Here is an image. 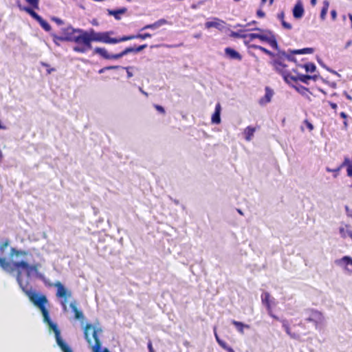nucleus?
<instances>
[{"label":"nucleus","mask_w":352,"mask_h":352,"mask_svg":"<svg viewBox=\"0 0 352 352\" xmlns=\"http://www.w3.org/2000/svg\"><path fill=\"white\" fill-rule=\"evenodd\" d=\"M0 266L3 270L9 272L17 270L16 280L19 285L33 305L41 311L44 322L47 324L49 328L54 333L56 341L58 346L63 352H73L72 349L61 338L60 331L57 324L54 323L50 319L49 311L47 308V305H49V302L46 296L38 294L23 286L21 278L22 272L20 269L25 270L27 276H30L32 274L37 273L38 265H29L24 261L11 263L8 261L5 258H0ZM102 332V330L101 328H94L91 324H87L84 327V337L90 346L92 352H110L107 348L101 351L102 342L98 334Z\"/></svg>","instance_id":"obj_1"},{"label":"nucleus","mask_w":352,"mask_h":352,"mask_svg":"<svg viewBox=\"0 0 352 352\" xmlns=\"http://www.w3.org/2000/svg\"><path fill=\"white\" fill-rule=\"evenodd\" d=\"M62 35L52 34L54 42L57 41L74 42L78 44L74 47V51L85 53L92 48V42L106 43V32H96L93 28L87 31L82 29H75L72 26L62 29Z\"/></svg>","instance_id":"obj_2"},{"label":"nucleus","mask_w":352,"mask_h":352,"mask_svg":"<svg viewBox=\"0 0 352 352\" xmlns=\"http://www.w3.org/2000/svg\"><path fill=\"white\" fill-rule=\"evenodd\" d=\"M276 56L272 60L271 64L276 72L280 74L287 83H289V78H292L290 71L288 69V65L286 61H293L294 58L291 54H287L278 48Z\"/></svg>","instance_id":"obj_3"},{"label":"nucleus","mask_w":352,"mask_h":352,"mask_svg":"<svg viewBox=\"0 0 352 352\" xmlns=\"http://www.w3.org/2000/svg\"><path fill=\"white\" fill-rule=\"evenodd\" d=\"M252 30L259 31L260 33H250L241 36L242 38H248V41H252L254 39L258 38L263 42L267 43L272 48L278 50V43L274 34L268 30H263L260 28H253Z\"/></svg>","instance_id":"obj_4"},{"label":"nucleus","mask_w":352,"mask_h":352,"mask_svg":"<svg viewBox=\"0 0 352 352\" xmlns=\"http://www.w3.org/2000/svg\"><path fill=\"white\" fill-rule=\"evenodd\" d=\"M146 47H147L146 44H143V45H139L138 47H126L124 50H122L121 52H120L118 54H109L105 48L97 47L94 49V53L100 55L104 59L117 60V59H119V58L123 57L125 55H127L129 53H138Z\"/></svg>","instance_id":"obj_5"},{"label":"nucleus","mask_w":352,"mask_h":352,"mask_svg":"<svg viewBox=\"0 0 352 352\" xmlns=\"http://www.w3.org/2000/svg\"><path fill=\"white\" fill-rule=\"evenodd\" d=\"M114 32L113 31H107L106 32V44H116L126 41H131L133 39H141L145 40L147 38H151L152 35L150 33H144V34H131L122 36L119 38H112L110 36L113 34Z\"/></svg>","instance_id":"obj_6"},{"label":"nucleus","mask_w":352,"mask_h":352,"mask_svg":"<svg viewBox=\"0 0 352 352\" xmlns=\"http://www.w3.org/2000/svg\"><path fill=\"white\" fill-rule=\"evenodd\" d=\"M305 320L311 322L316 329H318L322 326L324 321V317L322 313L315 309H307L305 311Z\"/></svg>","instance_id":"obj_7"},{"label":"nucleus","mask_w":352,"mask_h":352,"mask_svg":"<svg viewBox=\"0 0 352 352\" xmlns=\"http://www.w3.org/2000/svg\"><path fill=\"white\" fill-rule=\"evenodd\" d=\"M54 286L56 287L57 291L56 296L57 298H63V300L61 302V305L63 308L66 309L67 308V300L69 298L72 297V292L67 290L64 285L59 281L54 283Z\"/></svg>","instance_id":"obj_8"},{"label":"nucleus","mask_w":352,"mask_h":352,"mask_svg":"<svg viewBox=\"0 0 352 352\" xmlns=\"http://www.w3.org/2000/svg\"><path fill=\"white\" fill-rule=\"evenodd\" d=\"M274 300V298H272L269 292H263L261 295V301L262 303L265 306L267 313L271 312V309H272V303Z\"/></svg>","instance_id":"obj_9"},{"label":"nucleus","mask_w":352,"mask_h":352,"mask_svg":"<svg viewBox=\"0 0 352 352\" xmlns=\"http://www.w3.org/2000/svg\"><path fill=\"white\" fill-rule=\"evenodd\" d=\"M292 78H289V82H296L298 80L304 82L305 84H309V80H316L317 76L316 75H304V74H299L297 76H294L292 75Z\"/></svg>","instance_id":"obj_10"},{"label":"nucleus","mask_w":352,"mask_h":352,"mask_svg":"<svg viewBox=\"0 0 352 352\" xmlns=\"http://www.w3.org/2000/svg\"><path fill=\"white\" fill-rule=\"evenodd\" d=\"M265 96L260 98L258 102L261 105H265L266 104L269 103L272 98L274 95L273 90L270 88L269 87H266L265 89Z\"/></svg>","instance_id":"obj_11"},{"label":"nucleus","mask_w":352,"mask_h":352,"mask_svg":"<svg viewBox=\"0 0 352 352\" xmlns=\"http://www.w3.org/2000/svg\"><path fill=\"white\" fill-rule=\"evenodd\" d=\"M305 10L301 2L296 3L293 8V16L295 19H300L304 14Z\"/></svg>","instance_id":"obj_12"},{"label":"nucleus","mask_w":352,"mask_h":352,"mask_svg":"<svg viewBox=\"0 0 352 352\" xmlns=\"http://www.w3.org/2000/svg\"><path fill=\"white\" fill-rule=\"evenodd\" d=\"M225 54L227 56H228L230 59L241 60L242 56L235 50L231 47H226L225 49Z\"/></svg>","instance_id":"obj_13"},{"label":"nucleus","mask_w":352,"mask_h":352,"mask_svg":"<svg viewBox=\"0 0 352 352\" xmlns=\"http://www.w3.org/2000/svg\"><path fill=\"white\" fill-rule=\"evenodd\" d=\"M221 104L218 102L215 106L214 112L212 115L211 121L214 124H219L221 122Z\"/></svg>","instance_id":"obj_14"},{"label":"nucleus","mask_w":352,"mask_h":352,"mask_svg":"<svg viewBox=\"0 0 352 352\" xmlns=\"http://www.w3.org/2000/svg\"><path fill=\"white\" fill-rule=\"evenodd\" d=\"M167 23H168V21L166 19H159L158 21H155L153 23L146 25L141 29V30H147V29L155 30V29H157L164 25H166Z\"/></svg>","instance_id":"obj_15"},{"label":"nucleus","mask_w":352,"mask_h":352,"mask_svg":"<svg viewBox=\"0 0 352 352\" xmlns=\"http://www.w3.org/2000/svg\"><path fill=\"white\" fill-rule=\"evenodd\" d=\"M336 264L340 266H344L346 270V267L350 265L352 267V258L349 256H344L340 259L335 261Z\"/></svg>","instance_id":"obj_16"},{"label":"nucleus","mask_w":352,"mask_h":352,"mask_svg":"<svg viewBox=\"0 0 352 352\" xmlns=\"http://www.w3.org/2000/svg\"><path fill=\"white\" fill-rule=\"evenodd\" d=\"M214 336H215L217 343L222 349L226 350L227 352H235L233 350V349L232 347L229 346L225 341H223L219 338V337L217 333V331H216V327H214Z\"/></svg>","instance_id":"obj_17"},{"label":"nucleus","mask_w":352,"mask_h":352,"mask_svg":"<svg viewBox=\"0 0 352 352\" xmlns=\"http://www.w3.org/2000/svg\"><path fill=\"white\" fill-rule=\"evenodd\" d=\"M126 11L127 9L126 8H122L118 10H107L109 15L113 16L116 20H120L121 19L120 14L126 13Z\"/></svg>","instance_id":"obj_18"},{"label":"nucleus","mask_w":352,"mask_h":352,"mask_svg":"<svg viewBox=\"0 0 352 352\" xmlns=\"http://www.w3.org/2000/svg\"><path fill=\"white\" fill-rule=\"evenodd\" d=\"M232 324L236 327L237 331L243 334L244 333V329H250V326L249 324H244L241 322H239L236 320H233L232 321Z\"/></svg>","instance_id":"obj_19"},{"label":"nucleus","mask_w":352,"mask_h":352,"mask_svg":"<svg viewBox=\"0 0 352 352\" xmlns=\"http://www.w3.org/2000/svg\"><path fill=\"white\" fill-rule=\"evenodd\" d=\"M21 10L25 11L28 14H29L34 19L38 21L41 16L38 15L33 9L29 7H21L19 6Z\"/></svg>","instance_id":"obj_20"},{"label":"nucleus","mask_w":352,"mask_h":352,"mask_svg":"<svg viewBox=\"0 0 352 352\" xmlns=\"http://www.w3.org/2000/svg\"><path fill=\"white\" fill-rule=\"evenodd\" d=\"M21 10L25 11L28 14H29L34 19L38 21L41 16L38 15L33 9L29 7H21L19 6Z\"/></svg>","instance_id":"obj_21"},{"label":"nucleus","mask_w":352,"mask_h":352,"mask_svg":"<svg viewBox=\"0 0 352 352\" xmlns=\"http://www.w3.org/2000/svg\"><path fill=\"white\" fill-rule=\"evenodd\" d=\"M250 47H251L252 49H255V50H259L260 51L263 52L265 54H267V55L270 56V57H272L273 59L276 56V54L275 53L272 52L269 50H267V49H266L264 47H262L261 45L252 44V45H251L250 46Z\"/></svg>","instance_id":"obj_22"},{"label":"nucleus","mask_w":352,"mask_h":352,"mask_svg":"<svg viewBox=\"0 0 352 352\" xmlns=\"http://www.w3.org/2000/svg\"><path fill=\"white\" fill-rule=\"evenodd\" d=\"M256 131L254 127L248 126L244 130L245 138L247 141H250L254 136V133Z\"/></svg>","instance_id":"obj_23"},{"label":"nucleus","mask_w":352,"mask_h":352,"mask_svg":"<svg viewBox=\"0 0 352 352\" xmlns=\"http://www.w3.org/2000/svg\"><path fill=\"white\" fill-rule=\"evenodd\" d=\"M314 49L312 47H305L300 50H296L291 52L293 54H313Z\"/></svg>","instance_id":"obj_24"},{"label":"nucleus","mask_w":352,"mask_h":352,"mask_svg":"<svg viewBox=\"0 0 352 352\" xmlns=\"http://www.w3.org/2000/svg\"><path fill=\"white\" fill-rule=\"evenodd\" d=\"M69 306L73 312L74 313L75 318L78 320L83 318L84 316L82 312L77 309L75 303L72 302Z\"/></svg>","instance_id":"obj_25"},{"label":"nucleus","mask_w":352,"mask_h":352,"mask_svg":"<svg viewBox=\"0 0 352 352\" xmlns=\"http://www.w3.org/2000/svg\"><path fill=\"white\" fill-rule=\"evenodd\" d=\"M220 21L219 19L215 18L214 21H207L205 23V27L208 29L211 28H219L221 26Z\"/></svg>","instance_id":"obj_26"},{"label":"nucleus","mask_w":352,"mask_h":352,"mask_svg":"<svg viewBox=\"0 0 352 352\" xmlns=\"http://www.w3.org/2000/svg\"><path fill=\"white\" fill-rule=\"evenodd\" d=\"M40 25L42 27L43 30H45L46 32H50L51 30V26L50 25L44 20L42 17L37 21Z\"/></svg>","instance_id":"obj_27"},{"label":"nucleus","mask_w":352,"mask_h":352,"mask_svg":"<svg viewBox=\"0 0 352 352\" xmlns=\"http://www.w3.org/2000/svg\"><path fill=\"white\" fill-rule=\"evenodd\" d=\"M302 67L305 68V71L307 72H315L316 67V65L312 63H309L307 64H305L303 65H301Z\"/></svg>","instance_id":"obj_28"},{"label":"nucleus","mask_w":352,"mask_h":352,"mask_svg":"<svg viewBox=\"0 0 352 352\" xmlns=\"http://www.w3.org/2000/svg\"><path fill=\"white\" fill-rule=\"evenodd\" d=\"M340 234L342 238H346L349 236L352 239V231L351 230H345L344 228L341 227L339 229Z\"/></svg>","instance_id":"obj_29"},{"label":"nucleus","mask_w":352,"mask_h":352,"mask_svg":"<svg viewBox=\"0 0 352 352\" xmlns=\"http://www.w3.org/2000/svg\"><path fill=\"white\" fill-rule=\"evenodd\" d=\"M329 8V2L325 1L320 12V18L324 19Z\"/></svg>","instance_id":"obj_30"},{"label":"nucleus","mask_w":352,"mask_h":352,"mask_svg":"<svg viewBox=\"0 0 352 352\" xmlns=\"http://www.w3.org/2000/svg\"><path fill=\"white\" fill-rule=\"evenodd\" d=\"M283 327L285 329L286 333L289 335L292 338H296L294 335H292L290 331V327L287 320H283Z\"/></svg>","instance_id":"obj_31"},{"label":"nucleus","mask_w":352,"mask_h":352,"mask_svg":"<svg viewBox=\"0 0 352 352\" xmlns=\"http://www.w3.org/2000/svg\"><path fill=\"white\" fill-rule=\"evenodd\" d=\"M11 256L15 255L16 256H25L27 253L24 251L17 250L15 248H12L10 251Z\"/></svg>","instance_id":"obj_32"},{"label":"nucleus","mask_w":352,"mask_h":352,"mask_svg":"<svg viewBox=\"0 0 352 352\" xmlns=\"http://www.w3.org/2000/svg\"><path fill=\"white\" fill-rule=\"evenodd\" d=\"M25 1L31 5L33 8L38 9L39 0H25Z\"/></svg>","instance_id":"obj_33"},{"label":"nucleus","mask_w":352,"mask_h":352,"mask_svg":"<svg viewBox=\"0 0 352 352\" xmlns=\"http://www.w3.org/2000/svg\"><path fill=\"white\" fill-rule=\"evenodd\" d=\"M303 124L309 131L314 130V125L308 120H305Z\"/></svg>","instance_id":"obj_34"},{"label":"nucleus","mask_w":352,"mask_h":352,"mask_svg":"<svg viewBox=\"0 0 352 352\" xmlns=\"http://www.w3.org/2000/svg\"><path fill=\"white\" fill-rule=\"evenodd\" d=\"M281 24L285 29L291 30L292 28V25L286 22L285 20H283Z\"/></svg>","instance_id":"obj_35"},{"label":"nucleus","mask_w":352,"mask_h":352,"mask_svg":"<svg viewBox=\"0 0 352 352\" xmlns=\"http://www.w3.org/2000/svg\"><path fill=\"white\" fill-rule=\"evenodd\" d=\"M154 107L155 109L159 111L160 113H162V114H164L165 113V110L164 109L163 107L159 105V104H155L154 105Z\"/></svg>","instance_id":"obj_36"},{"label":"nucleus","mask_w":352,"mask_h":352,"mask_svg":"<svg viewBox=\"0 0 352 352\" xmlns=\"http://www.w3.org/2000/svg\"><path fill=\"white\" fill-rule=\"evenodd\" d=\"M52 21H54L56 24L58 25H62L63 24V21L59 18L57 17H53Z\"/></svg>","instance_id":"obj_37"},{"label":"nucleus","mask_w":352,"mask_h":352,"mask_svg":"<svg viewBox=\"0 0 352 352\" xmlns=\"http://www.w3.org/2000/svg\"><path fill=\"white\" fill-rule=\"evenodd\" d=\"M42 65H43L44 67H50V65H49L48 64H47V63H42ZM54 71H55V69H54V68H47V74H51V72H54Z\"/></svg>","instance_id":"obj_38"},{"label":"nucleus","mask_w":352,"mask_h":352,"mask_svg":"<svg viewBox=\"0 0 352 352\" xmlns=\"http://www.w3.org/2000/svg\"><path fill=\"white\" fill-rule=\"evenodd\" d=\"M345 210L346 212V214L352 218V209H350L349 206H345Z\"/></svg>","instance_id":"obj_39"},{"label":"nucleus","mask_w":352,"mask_h":352,"mask_svg":"<svg viewBox=\"0 0 352 352\" xmlns=\"http://www.w3.org/2000/svg\"><path fill=\"white\" fill-rule=\"evenodd\" d=\"M331 18L334 21L336 19V17H337V12L336 10H332L331 11Z\"/></svg>","instance_id":"obj_40"},{"label":"nucleus","mask_w":352,"mask_h":352,"mask_svg":"<svg viewBox=\"0 0 352 352\" xmlns=\"http://www.w3.org/2000/svg\"><path fill=\"white\" fill-rule=\"evenodd\" d=\"M256 14L260 18H263V17L265 16V12L263 10H257Z\"/></svg>","instance_id":"obj_41"},{"label":"nucleus","mask_w":352,"mask_h":352,"mask_svg":"<svg viewBox=\"0 0 352 352\" xmlns=\"http://www.w3.org/2000/svg\"><path fill=\"white\" fill-rule=\"evenodd\" d=\"M148 349L149 352H155L154 349L153 348V345H152L151 341H149L148 342Z\"/></svg>","instance_id":"obj_42"},{"label":"nucleus","mask_w":352,"mask_h":352,"mask_svg":"<svg viewBox=\"0 0 352 352\" xmlns=\"http://www.w3.org/2000/svg\"><path fill=\"white\" fill-rule=\"evenodd\" d=\"M284 16H285V14H284V12H280V14H278V19L282 22L283 20H285L284 19Z\"/></svg>","instance_id":"obj_43"},{"label":"nucleus","mask_w":352,"mask_h":352,"mask_svg":"<svg viewBox=\"0 0 352 352\" xmlns=\"http://www.w3.org/2000/svg\"><path fill=\"white\" fill-rule=\"evenodd\" d=\"M329 105H330V107H331L333 109H334V110H336V109H337L338 105H337V104H336V103H334V102H329Z\"/></svg>","instance_id":"obj_44"},{"label":"nucleus","mask_w":352,"mask_h":352,"mask_svg":"<svg viewBox=\"0 0 352 352\" xmlns=\"http://www.w3.org/2000/svg\"><path fill=\"white\" fill-rule=\"evenodd\" d=\"M340 117H341L342 118H343L344 120H346V119H347V117H348V116L346 115V113L345 112H343V111H342V112H341V113H340Z\"/></svg>","instance_id":"obj_45"},{"label":"nucleus","mask_w":352,"mask_h":352,"mask_svg":"<svg viewBox=\"0 0 352 352\" xmlns=\"http://www.w3.org/2000/svg\"><path fill=\"white\" fill-rule=\"evenodd\" d=\"M268 314H269L272 318H274V319H276V320H278V318L276 315H274V314H273L272 309H271V312H270V313H268Z\"/></svg>","instance_id":"obj_46"},{"label":"nucleus","mask_w":352,"mask_h":352,"mask_svg":"<svg viewBox=\"0 0 352 352\" xmlns=\"http://www.w3.org/2000/svg\"><path fill=\"white\" fill-rule=\"evenodd\" d=\"M232 36H234V37H240V38H242L241 36L242 35H240L239 33H236V32H232Z\"/></svg>","instance_id":"obj_47"},{"label":"nucleus","mask_w":352,"mask_h":352,"mask_svg":"<svg viewBox=\"0 0 352 352\" xmlns=\"http://www.w3.org/2000/svg\"><path fill=\"white\" fill-rule=\"evenodd\" d=\"M117 67H118L117 66H110V67H105V69H107V70H109V69H116Z\"/></svg>","instance_id":"obj_48"},{"label":"nucleus","mask_w":352,"mask_h":352,"mask_svg":"<svg viewBox=\"0 0 352 352\" xmlns=\"http://www.w3.org/2000/svg\"><path fill=\"white\" fill-rule=\"evenodd\" d=\"M326 170H327V172H338L337 170H336V169H331L329 168H327Z\"/></svg>","instance_id":"obj_49"},{"label":"nucleus","mask_w":352,"mask_h":352,"mask_svg":"<svg viewBox=\"0 0 352 352\" xmlns=\"http://www.w3.org/2000/svg\"><path fill=\"white\" fill-rule=\"evenodd\" d=\"M255 23H256V21H252V22L248 23L247 24V25H246V26H249V25H254V24H255Z\"/></svg>","instance_id":"obj_50"},{"label":"nucleus","mask_w":352,"mask_h":352,"mask_svg":"<svg viewBox=\"0 0 352 352\" xmlns=\"http://www.w3.org/2000/svg\"><path fill=\"white\" fill-rule=\"evenodd\" d=\"M343 124H344V127L346 129V128H347V126H348V122H347V120H344V121Z\"/></svg>","instance_id":"obj_51"},{"label":"nucleus","mask_w":352,"mask_h":352,"mask_svg":"<svg viewBox=\"0 0 352 352\" xmlns=\"http://www.w3.org/2000/svg\"><path fill=\"white\" fill-rule=\"evenodd\" d=\"M311 3L312 6H315L316 3V0H311Z\"/></svg>","instance_id":"obj_52"},{"label":"nucleus","mask_w":352,"mask_h":352,"mask_svg":"<svg viewBox=\"0 0 352 352\" xmlns=\"http://www.w3.org/2000/svg\"><path fill=\"white\" fill-rule=\"evenodd\" d=\"M104 70H107V69H105V67H104V68L101 69L99 71V73H100V74H101V73H102Z\"/></svg>","instance_id":"obj_53"},{"label":"nucleus","mask_w":352,"mask_h":352,"mask_svg":"<svg viewBox=\"0 0 352 352\" xmlns=\"http://www.w3.org/2000/svg\"><path fill=\"white\" fill-rule=\"evenodd\" d=\"M237 211H238V212H239L240 214H241V215H243V212H242L241 210L238 209V210H237Z\"/></svg>","instance_id":"obj_54"},{"label":"nucleus","mask_w":352,"mask_h":352,"mask_svg":"<svg viewBox=\"0 0 352 352\" xmlns=\"http://www.w3.org/2000/svg\"><path fill=\"white\" fill-rule=\"evenodd\" d=\"M127 75H128L129 77L132 76V74L131 72H127Z\"/></svg>","instance_id":"obj_55"},{"label":"nucleus","mask_w":352,"mask_h":352,"mask_svg":"<svg viewBox=\"0 0 352 352\" xmlns=\"http://www.w3.org/2000/svg\"><path fill=\"white\" fill-rule=\"evenodd\" d=\"M301 89H302L303 90H306V91H307V90H308V89H307L306 87H301Z\"/></svg>","instance_id":"obj_56"},{"label":"nucleus","mask_w":352,"mask_h":352,"mask_svg":"<svg viewBox=\"0 0 352 352\" xmlns=\"http://www.w3.org/2000/svg\"><path fill=\"white\" fill-rule=\"evenodd\" d=\"M266 0H262V1L264 3Z\"/></svg>","instance_id":"obj_57"},{"label":"nucleus","mask_w":352,"mask_h":352,"mask_svg":"<svg viewBox=\"0 0 352 352\" xmlns=\"http://www.w3.org/2000/svg\"><path fill=\"white\" fill-rule=\"evenodd\" d=\"M273 0H270V1L272 2Z\"/></svg>","instance_id":"obj_58"},{"label":"nucleus","mask_w":352,"mask_h":352,"mask_svg":"<svg viewBox=\"0 0 352 352\" xmlns=\"http://www.w3.org/2000/svg\"><path fill=\"white\" fill-rule=\"evenodd\" d=\"M351 187H352V184H351Z\"/></svg>","instance_id":"obj_59"}]
</instances>
